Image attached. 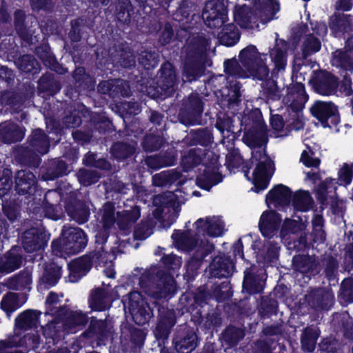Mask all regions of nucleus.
Masks as SVG:
<instances>
[{
	"mask_svg": "<svg viewBox=\"0 0 353 353\" xmlns=\"http://www.w3.org/2000/svg\"><path fill=\"white\" fill-rule=\"evenodd\" d=\"M241 64L236 60L230 59L225 62V72L230 77L245 78L252 77L259 80L268 77L269 69L266 65V54L260 53L255 46L250 45L242 49L239 54Z\"/></svg>",
	"mask_w": 353,
	"mask_h": 353,
	"instance_id": "f257e3e1",
	"label": "nucleus"
},
{
	"mask_svg": "<svg viewBox=\"0 0 353 353\" xmlns=\"http://www.w3.org/2000/svg\"><path fill=\"white\" fill-rule=\"evenodd\" d=\"M209 43V40L203 35H198L191 40L187 47V59L183 73L184 81L194 80L201 72L203 60Z\"/></svg>",
	"mask_w": 353,
	"mask_h": 353,
	"instance_id": "f03ea898",
	"label": "nucleus"
},
{
	"mask_svg": "<svg viewBox=\"0 0 353 353\" xmlns=\"http://www.w3.org/2000/svg\"><path fill=\"white\" fill-rule=\"evenodd\" d=\"M87 239L83 231L78 228H64L62 239L52 243L53 252L58 254H76L85 247Z\"/></svg>",
	"mask_w": 353,
	"mask_h": 353,
	"instance_id": "7ed1b4c3",
	"label": "nucleus"
},
{
	"mask_svg": "<svg viewBox=\"0 0 353 353\" xmlns=\"http://www.w3.org/2000/svg\"><path fill=\"white\" fill-rule=\"evenodd\" d=\"M250 162L255 166L252 177L255 191L259 192L265 189L269 183V172L272 167L271 161L263 150L259 148L252 151Z\"/></svg>",
	"mask_w": 353,
	"mask_h": 353,
	"instance_id": "20e7f679",
	"label": "nucleus"
},
{
	"mask_svg": "<svg viewBox=\"0 0 353 353\" xmlns=\"http://www.w3.org/2000/svg\"><path fill=\"white\" fill-rule=\"evenodd\" d=\"M202 17L205 24L210 28H215L222 26L226 19V8L223 1H208Z\"/></svg>",
	"mask_w": 353,
	"mask_h": 353,
	"instance_id": "39448f33",
	"label": "nucleus"
},
{
	"mask_svg": "<svg viewBox=\"0 0 353 353\" xmlns=\"http://www.w3.org/2000/svg\"><path fill=\"white\" fill-rule=\"evenodd\" d=\"M129 309L134 322L140 325L147 323L152 315L150 307L139 292L130 294Z\"/></svg>",
	"mask_w": 353,
	"mask_h": 353,
	"instance_id": "423d86ee",
	"label": "nucleus"
},
{
	"mask_svg": "<svg viewBox=\"0 0 353 353\" xmlns=\"http://www.w3.org/2000/svg\"><path fill=\"white\" fill-rule=\"evenodd\" d=\"M312 81L314 90L322 95L331 94L337 86L334 77L325 71L315 73Z\"/></svg>",
	"mask_w": 353,
	"mask_h": 353,
	"instance_id": "0eeeda50",
	"label": "nucleus"
},
{
	"mask_svg": "<svg viewBox=\"0 0 353 353\" xmlns=\"http://www.w3.org/2000/svg\"><path fill=\"white\" fill-rule=\"evenodd\" d=\"M197 233L205 232L212 236H219L223 233L224 224L219 217L200 219L196 223Z\"/></svg>",
	"mask_w": 353,
	"mask_h": 353,
	"instance_id": "6e6552de",
	"label": "nucleus"
},
{
	"mask_svg": "<svg viewBox=\"0 0 353 353\" xmlns=\"http://www.w3.org/2000/svg\"><path fill=\"white\" fill-rule=\"evenodd\" d=\"M46 243L45 234L37 228H31L26 231L22 237L23 246L29 252L41 249Z\"/></svg>",
	"mask_w": 353,
	"mask_h": 353,
	"instance_id": "1a4fd4ad",
	"label": "nucleus"
},
{
	"mask_svg": "<svg viewBox=\"0 0 353 353\" xmlns=\"http://www.w3.org/2000/svg\"><path fill=\"white\" fill-rule=\"evenodd\" d=\"M244 142L250 148L260 147L267 141L266 130L262 121L257 122L243 137Z\"/></svg>",
	"mask_w": 353,
	"mask_h": 353,
	"instance_id": "9d476101",
	"label": "nucleus"
},
{
	"mask_svg": "<svg viewBox=\"0 0 353 353\" xmlns=\"http://www.w3.org/2000/svg\"><path fill=\"white\" fill-rule=\"evenodd\" d=\"M15 183L19 194H32L36 190L35 176L29 171H19L16 174Z\"/></svg>",
	"mask_w": 353,
	"mask_h": 353,
	"instance_id": "9b49d317",
	"label": "nucleus"
},
{
	"mask_svg": "<svg viewBox=\"0 0 353 353\" xmlns=\"http://www.w3.org/2000/svg\"><path fill=\"white\" fill-rule=\"evenodd\" d=\"M281 218L275 212H264L261 216L259 228L264 236L270 238L276 230Z\"/></svg>",
	"mask_w": 353,
	"mask_h": 353,
	"instance_id": "f8f14e48",
	"label": "nucleus"
},
{
	"mask_svg": "<svg viewBox=\"0 0 353 353\" xmlns=\"http://www.w3.org/2000/svg\"><path fill=\"white\" fill-rule=\"evenodd\" d=\"M209 268L212 276L227 277L232 274L234 265L229 258L219 256L214 258Z\"/></svg>",
	"mask_w": 353,
	"mask_h": 353,
	"instance_id": "ddd939ff",
	"label": "nucleus"
},
{
	"mask_svg": "<svg viewBox=\"0 0 353 353\" xmlns=\"http://www.w3.org/2000/svg\"><path fill=\"white\" fill-rule=\"evenodd\" d=\"M290 198V189L285 185H278L268 192L266 202L268 205L284 206L289 204Z\"/></svg>",
	"mask_w": 353,
	"mask_h": 353,
	"instance_id": "4468645a",
	"label": "nucleus"
},
{
	"mask_svg": "<svg viewBox=\"0 0 353 353\" xmlns=\"http://www.w3.org/2000/svg\"><path fill=\"white\" fill-rule=\"evenodd\" d=\"M310 112L314 117L324 123L329 117L336 114V108L332 103L318 101L310 108Z\"/></svg>",
	"mask_w": 353,
	"mask_h": 353,
	"instance_id": "2eb2a0df",
	"label": "nucleus"
},
{
	"mask_svg": "<svg viewBox=\"0 0 353 353\" xmlns=\"http://www.w3.org/2000/svg\"><path fill=\"white\" fill-rule=\"evenodd\" d=\"M0 136L5 143H12L21 141L23 138L24 132L15 123L5 122L1 124Z\"/></svg>",
	"mask_w": 353,
	"mask_h": 353,
	"instance_id": "dca6fc26",
	"label": "nucleus"
},
{
	"mask_svg": "<svg viewBox=\"0 0 353 353\" xmlns=\"http://www.w3.org/2000/svg\"><path fill=\"white\" fill-rule=\"evenodd\" d=\"M68 266L69 279L71 282H76L90 270L91 263L88 257H82L72 261Z\"/></svg>",
	"mask_w": 353,
	"mask_h": 353,
	"instance_id": "f3484780",
	"label": "nucleus"
},
{
	"mask_svg": "<svg viewBox=\"0 0 353 353\" xmlns=\"http://www.w3.org/2000/svg\"><path fill=\"white\" fill-rule=\"evenodd\" d=\"M18 251V248H12L0 261V273L8 274L19 268L21 256Z\"/></svg>",
	"mask_w": 353,
	"mask_h": 353,
	"instance_id": "a211bd4d",
	"label": "nucleus"
},
{
	"mask_svg": "<svg viewBox=\"0 0 353 353\" xmlns=\"http://www.w3.org/2000/svg\"><path fill=\"white\" fill-rule=\"evenodd\" d=\"M88 321V317L81 311L70 312L63 323V329L68 332H76L78 327L84 325Z\"/></svg>",
	"mask_w": 353,
	"mask_h": 353,
	"instance_id": "6ab92c4d",
	"label": "nucleus"
},
{
	"mask_svg": "<svg viewBox=\"0 0 353 353\" xmlns=\"http://www.w3.org/2000/svg\"><path fill=\"white\" fill-rule=\"evenodd\" d=\"M31 150L35 151L40 154H46L49 148V141L46 134L40 129L33 131L30 139Z\"/></svg>",
	"mask_w": 353,
	"mask_h": 353,
	"instance_id": "aec40b11",
	"label": "nucleus"
},
{
	"mask_svg": "<svg viewBox=\"0 0 353 353\" xmlns=\"http://www.w3.org/2000/svg\"><path fill=\"white\" fill-rule=\"evenodd\" d=\"M333 65L342 68L346 70L353 69V48L345 51L337 50L333 54L332 61Z\"/></svg>",
	"mask_w": 353,
	"mask_h": 353,
	"instance_id": "412c9836",
	"label": "nucleus"
},
{
	"mask_svg": "<svg viewBox=\"0 0 353 353\" xmlns=\"http://www.w3.org/2000/svg\"><path fill=\"white\" fill-rule=\"evenodd\" d=\"M176 321L174 316L172 312H168L166 314L162 317L154 331V335L157 339H166L168 336L170 330L175 324Z\"/></svg>",
	"mask_w": 353,
	"mask_h": 353,
	"instance_id": "4be33fe9",
	"label": "nucleus"
},
{
	"mask_svg": "<svg viewBox=\"0 0 353 353\" xmlns=\"http://www.w3.org/2000/svg\"><path fill=\"white\" fill-rule=\"evenodd\" d=\"M218 38L221 44L231 46L239 39V32L234 24L230 23L224 26L219 33Z\"/></svg>",
	"mask_w": 353,
	"mask_h": 353,
	"instance_id": "5701e85b",
	"label": "nucleus"
},
{
	"mask_svg": "<svg viewBox=\"0 0 353 353\" xmlns=\"http://www.w3.org/2000/svg\"><path fill=\"white\" fill-rule=\"evenodd\" d=\"M196 345L197 336L194 332L190 331L175 343V348L180 353H190Z\"/></svg>",
	"mask_w": 353,
	"mask_h": 353,
	"instance_id": "b1692460",
	"label": "nucleus"
},
{
	"mask_svg": "<svg viewBox=\"0 0 353 353\" xmlns=\"http://www.w3.org/2000/svg\"><path fill=\"white\" fill-rule=\"evenodd\" d=\"M163 77V88L167 94H170L174 90L176 83V74L173 65L170 63H165L161 68Z\"/></svg>",
	"mask_w": 353,
	"mask_h": 353,
	"instance_id": "393cba45",
	"label": "nucleus"
},
{
	"mask_svg": "<svg viewBox=\"0 0 353 353\" xmlns=\"http://www.w3.org/2000/svg\"><path fill=\"white\" fill-rule=\"evenodd\" d=\"M294 268L302 274L314 273L316 264L315 261L308 256H296L293 259Z\"/></svg>",
	"mask_w": 353,
	"mask_h": 353,
	"instance_id": "a878e982",
	"label": "nucleus"
},
{
	"mask_svg": "<svg viewBox=\"0 0 353 353\" xmlns=\"http://www.w3.org/2000/svg\"><path fill=\"white\" fill-rule=\"evenodd\" d=\"M292 203L295 209L305 212L312 208L313 200L308 192L298 191L294 195Z\"/></svg>",
	"mask_w": 353,
	"mask_h": 353,
	"instance_id": "bb28decb",
	"label": "nucleus"
},
{
	"mask_svg": "<svg viewBox=\"0 0 353 353\" xmlns=\"http://www.w3.org/2000/svg\"><path fill=\"white\" fill-rule=\"evenodd\" d=\"M306 228V224L302 220L299 221L285 219L281 229V236L284 238L290 234H299Z\"/></svg>",
	"mask_w": 353,
	"mask_h": 353,
	"instance_id": "cd10ccee",
	"label": "nucleus"
},
{
	"mask_svg": "<svg viewBox=\"0 0 353 353\" xmlns=\"http://www.w3.org/2000/svg\"><path fill=\"white\" fill-rule=\"evenodd\" d=\"M350 15L344 14H334L330 19V28L335 32L347 31L352 26Z\"/></svg>",
	"mask_w": 353,
	"mask_h": 353,
	"instance_id": "c85d7f7f",
	"label": "nucleus"
},
{
	"mask_svg": "<svg viewBox=\"0 0 353 353\" xmlns=\"http://www.w3.org/2000/svg\"><path fill=\"white\" fill-rule=\"evenodd\" d=\"M107 292L97 288L90 294V306L94 310L101 311L107 307Z\"/></svg>",
	"mask_w": 353,
	"mask_h": 353,
	"instance_id": "c756f323",
	"label": "nucleus"
},
{
	"mask_svg": "<svg viewBox=\"0 0 353 353\" xmlns=\"http://www.w3.org/2000/svg\"><path fill=\"white\" fill-rule=\"evenodd\" d=\"M252 13L250 9L247 6H238L235 7L234 11V18L235 21L243 28H249L251 23Z\"/></svg>",
	"mask_w": 353,
	"mask_h": 353,
	"instance_id": "7c9ffc66",
	"label": "nucleus"
},
{
	"mask_svg": "<svg viewBox=\"0 0 353 353\" xmlns=\"http://www.w3.org/2000/svg\"><path fill=\"white\" fill-rule=\"evenodd\" d=\"M38 323V314L32 310H28L20 314L16 319V325L27 329L35 327Z\"/></svg>",
	"mask_w": 353,
	"mask_h": 353,
	"instance_id": "2f4dec72",
	"label": "nucleus"
},
{
	"mask_svg": "<svg viewBox=\"0 0 353 353\" xmlns=\"http://www.w3.org/2000/svg\"><path fill=\"white\" fill-rule=\"evenodd\" d=\"M23 303L19 301L18 295L15 293L10 292L3 296L1 307L3 310L8 316L19 307L22 305Z\"/></svg>",
	"mask_w": 353,
	"mask_h": 353,
	"instance_id": "473e14b6",
	"label": "nucleus"
},
{
	"mask_svg": "<svg viewBox=\"0 0 353 353\" xmlns=\"http://www.w3.org/2000/svg\"><path fill=\"white\" fill-rule=\"evenodd\" d=\"M17 68L25 72H37L38 63L31 55H23L19 57L15 62Z\"/></svg>",
	"mask_w": 353,
	"mask_h": 353,
	"instance_id": "72a5a7b5",
	"label": "nucleus"
},
{
	"mask_svg": "<svg viewBox=\"0 0 353 353\" xmlns=\"http://www.w3.org/2000/svg\"><path fill=\"white\" fill-rule=\"evenodd\" d=\"M67 210L69 215L79 223H83L88 219L90 212L84 204L79 203L75 208L68 206Z\"/></svg>",
	"mask_w": 353,
	"mask_h": 353,
	"instance_id": "f704fd0d",
	"label": "nucleus"
},
{
	"mask_svg": "<svg viewBox=\"0 0 353 353\" xmlns=\"http://www.w3.org/2000/svg\"><path fill=\"white\" fill-rule=\"evenodd\" d=\"M172 236L179 249L191 250L196 245V241L190 236L189 233H174Z\"/></svg>",
	"mask_w": 353,
	"mask_h": 353,
	"instance_id": "c9c22d12",
	"label": "nucleus"
},
{
	"mask_svg": "<svg viewBox=\"0 0 353 353\" xmlns=\"http://www.w3.org/2000/svg\"><path fill=\"white\" fill-rule=\"evenodd\" d=\"M319 336L318 332L312 328H306L301 338L302 347L306 351L310 352L314 350Z\"/></svg>",
	"mask_w": 353,
	"mask_h": 353,
	"instance_id": "e433bc0d",
	"label": "nucleus"
},
{
	"mask_svg": "<svg viewBox=\"0 0 353 353\" xmlns=\"http://www.w3.org/2000/svg\"><path fill=\"white\" fill-rule=\"evenodd\" d=\"M140 217V211L134 208L131 211L118 213V224L121 229H125L129 224L135 222Z\"/></svg>",
	"mask_w": 353,
	"mask_h": 353,
	"instance_id": "4c0bfd02",
	"label": "nucleus"
},
{
	"mask_svg": "<svg viewBox=\"0 0 353 353\" xmlns=\"http://www.w3.org/2000/svg\"><path fill=\"white\" fill-rule=\"evenodd\" d=\"M31 281L30 275L28 273L24 272L9 279L6 284L10 289L20 290L28 286Z\"/></svg>",
	"mask_w": 353,
	"mask_h": 353,
	"instance_id": "58836bf2",
	"label": "nucleus"
},
{
	"mask_svg": "<svg viewBox=\"0 0 353 353\" xmlns=\"http://www.w3.org/2000/svg\"><path fill=\"white\" fill-rule=\"evenodd\" d=\"M259 3H264V6L260 8V17L263 22H267L272 19L276 6L272 0H257Z\"/></svg>",
	"mask_w": 353,
	"mask_h": 353,
	"instance_id": "ea45409f",
	"label": "nucleus"
},
{
	"mask_svg": "<svg viewBox=\"0 0 353 353\" xmlns=\"http://www.w3.org/2000/svg\"><path fill=\"white\" fill-rule=\"evenodd\" d=\"M272 61L277 70H283L286 65V53L281 48L276 46L270 51Z\"/></svg>",
	"mask_w": 353,
	"mask_h": 353,
	"instance_id": "a19ab883",
	"label": "nucleus"
},
{
	"mask_svg": "<svg viewBox=\"0 0 353 353\" xmlns=\"http://www.w3.org/2000/svg\"><path fill=\"white\" fill-rule=\"evenodd\" d=\"M218 175L215 173L205 172L196 179L197 185L205 190H209L212 186L216 184Z\"/></svg>",
	"mask_w": 353,
	"mask_h": 353,
	"instance_id": "79ce46f5",
	"label": "nucleus"
},
{
	"mask_svg": "<svg viewBox=\"0 0 353 353\" xmlns=\"http://www.w3.org/2000/svg\"><path fill=\"white\" fill-rule=\"evenodd\" d=\"M77 176L79 181L85 186L97 182L99 179V175L97 172L85 169H81Z\"/></svg>",
	"mask_w": 353,
	"mask_h": 353,
	"instance_id": "37998d69",
	"label": "nucleus"
},
{
	"mask_svg": "<svg viewBox=\"0 0 353 353\" xmlns=\"http://www.w3.org/2000/svg\"><path fill=\"white\" fill-rule=\"evenodd\" d=\"M160 288V296H165L166 295L173 293L175 290V282L174 281L173 276L169 274L168 275H165L159 284Z\"/></svg>",
	"mask_w": 353,
	"mask_h": 353,
	"instance_id": "c03bdc74",
	"label": "nucleus"
},
{
	"mask_svg": "<svg viewBox=\"0 0 353 353\" xmlns=\"http://www.w3.org/2000/svg\"><path fill=\"white\" fill-rule=\"evenodd\" d=\"M243 288L250 293H259L263 290V282L261 280H256L248 274L244 277Z\"/></svg>",
	"mask_w": 353,
	"mask_h": 353,
	"instance_id": "a18cd8bd",
	"label": "nucleus"
},
{
	"mask_svg": "<svg viewBox=\"0 0 353 353\" xmlns=\"http://www.w3.org/2000/svg\"><path fill=\"white\" fill-rule=\"evenodd\" d=\"M134 148L124 143H115L111 148L112 154L117 158H125L134 152Z\"/></svg>",
	"mask_w": 353,
	"mask_h": 353,
	"instance_id": "49530a36",
	"label": "nucleus"
},
{
	"mask_svg": "<svg viewBox=\"0 0 353 353\" xmlns=\"http://www.w3.org/2000/svg\"><path fill=\"white\" fill-rule=\"evenodd\" d=\"M353 176L352 166L347 163H344L339 169L338 172V181L340 185L346 186L349 185L352 181Z\"/></svg>",
	"mask_w": 353,
	"mask_h": 353,
	"instance_id": "de8ad7c7",
	"label": "nucleus"
},
{
	"mask_svg": "<svg viewBox=\"0 0 353 353\" xmlns=\"http://www.w3.org/2000/svg\"><path fill=\"white\" fill-rule=\"evenodd\" d=\"M12 185L11 172L9 170H5L2 176L0 177V197L7 194L11 189Z\"/></svg>",
	"mask_w": 353,
	"mask_h": 353,
	"instance_id": "09e8293b",
	"label": "nucleus"
},
{
	"mask_svg": "<svg viewBox=\"0 0 353 353\" xmlns=\"http://www.w3.org/2000/svg\"><path fill=\"white\" fill-rule=\"evenodd\" d=\"M139 63L146 69L154 68L157 65V57L150 52H144L139 59Z\"/></svg>",
	"mask_w": 353,
	"mask_h": 353,
	"instance_id": "8fccbe9b",
	"label": "nucleus"
},
{
	"mask_svg": "<svg viewBox=\"0 0 353 353\" xmlns=\"http://www.w3.org/2000/svg\"><path fill=\"white\" fill-rule=\"evenodd\" d=\"M163 262L168 270H172L179 269L182 263L181 259L174 254L165 256Z\"/></svg>",
	"mask_w": 353,
	"mask_h": 353,
	"instance_id": "3c124183",
	"label": "nucleus"
},
{
	"mask_svg": "<svg viewBox=\"0 0 353 353\" xmlns=\"http://www.w3.org/2000/svg\"><path fill=\"white\" fill-rule=\"evenodd\" d=\"M310 150H303L300 160L305 166L316 168L320 164V160L318 158H314Z\"/></svg>",
	"mask_w": 353,
	"mask_h": 353,
	"instance_id": "603ef678",
	"label": "nucleus"
},
{
	"mask_svg": "<svg viewBox=\"0 0 353 353\" xmlns=\"http://www.w3.org/2000/svg\"><path fill=\"white\" fill-rule=\"evenodd\" d=\"M201 159L198 154H196L195 150H190L188 154L183 157V164L189 169L199 163Z\"/></svg>",
	"mask_w": 353,
	"mask_h": 353,
	"instance_id": "864d4df0",
	"label": "nucleus"
},
{
	"mask_svg": "<svg viewBox=\"0 0 353 353\" xmlns=\"http://www.w3.org/2000/svg\"><path fill=\"white\" fill-rule=\"evenodd\" d=\"M60 278V268L59 267L53 268V272L50 273L48 270H46L43 274V279L46 283L53 285L58 281Z\"/></svg>",
	"mask_w": 353,
	"mask_h": 353,
	"instance_id": "5fc2aeb1",
	"label": "nucleus"
},
{
	"mask_svg": "<svg viewBox=\"0 0 353 353\" xmlns=\"http://www.w3.org/2000/svg\"><path fill=\"white\" fill-rule=\"evenodd\" d=\"M305 50L307 53L315 52L320 50V41L313 36H309L304 43Z\"/></svg>",
	"mask_w": 353,
	"mask_h": 353,
	"instance_id": "6e6d98bb",
	"label": "nucleus"
},
{
	"mask_svg": "<svg viewBox=\"0 0 353 353\" xmlns=\"http://www.w3.org/2000/svg\"><path fill=\"white\" fill-rule=\"evenodd\" d=\"M5 215L10 221L15 220L19 215V206L16 203L5 204L3 205Z\"/></svg>",
	"mask_w": 353,
	"mask_h": 353,
	"instance_id": "4d7b16f0",
	"label": "nucleus"
},
{
	"mask_svg": "<svg viewBox=\"0 0 353 353\" xmlns=\"http://www.w3.org/2000/svg\"><path fill=\"white\" fill-rule=\"evenodd\" d=\"M225 335L230 339L232 343H235L243 338L244 332L240 328L230 327L226 330Z\"/></svg>",
	"mask_w": 353,
	"mask_h": 353,
	"instance_id": "13d9d810",
	"label": "nucleus"
},
{
	"mask_svg": "<svg viewBox=\"0 0 353 353\" xmlns=\"http://www.w3.org/2000/svg\"><path fill=\"white\" fill-rule=\"evenodd\" d=\"M103 221L105 227H109L114 221L113 208L110 203L104 206Z\"/></svg>",
	"mask_w": 353,
	"mask_h": 353,
	"instance_id": "bf43d9fd",
	"label": "nucleus"
},
{
	"mask_svg": "<svg viewBox=\"0 0 353 353\" xmlns=\"http://www.w3.org/2000/svg\"><path fill=\"white\" fill-rule=\"evenodd\" d=\"M85 163L87 165L100 167L104 169H108L110 168V164L108 163L104 160L99 161L98 162H95V155L93 154H88L85 159L84 160Z\"/></svg>",
	"mask_w": 353,
	"mask_h": 353,
	"instance_id": "052dcab7",
	"label": "nucleus"
},
{
	"mask_svg": "<svg viewBox=\"0 0 353 353\" xmlns=\"http://www.w3.org/2000/svg\"><path fill=\"white\" fill-rule=\"evenodd\" d=\"M25 14L23 11L17 10L14 13L15 26L18 32L23 36V26Z\"/></svg>",
	"mask_w": 353,
	"mask_h": 353,
	"instance_id": "680f3d73",
	"label": "nucleus"
},
{
	"mask_svg": "<svg viewBox=\"0 0 353 353\" xmlns=\"http://www.w3.org/2000/svg\"><path fill=\"white\" fill-rule=\"evenodd\" d=\"M64 122L68 128H75L81 124V121L79 116L74 114L66 117L64 119Z\"/></svg>",
	"mask_w": 353,
	"mask_h": 353,
	"instance_id": "e2e57ef3",
	"label": "nucleus"
},
{
	"mask_svg": "<svg viewBox=\"0 0 353 353\" xmlns=\"http://www.w3.org/2000/svg\"><path fill=\"white\" fill-rule=\"evenodd\" d=\"M270 123L272 128L276 131L281 130L284 125L283 119L279 114L272 116L271 117Z\"/></svg>",
	"mask_w": 353,
	"mask_h": 353,
	"instance_id": "0e129e2a",
	"label": "nucleus"
},
{
	"mask_svg": "<svg viewBox=\"0 0 353 353\" xmlns=\"http://www.w3.org/2000/svg\"><path fill=\"white\" fill-rule=\"evenodd\" d=\"M120 63L121 65L125 68L134 65L135 63L134 57L131 53L123 54Z\"/></svg>",
	"mask_w": 353,
	"mask_h": 353,
	"instance_id": "69168bd1",
	"label": "nucleus"
},
{
	"mask_svg": "<svg viewBox=\"0 0 353 353\" xmlns=\"http://www.w3.org/2000/svg\"><path fill=\"white\" fill-rule=\"evenodd\" d=\"M172 29L170 25L166 24L161 35V41L163 44L168 43L172 37Z\"/></svg>",
	"mask_w": 353,
	"mask_h": 353,
	"instance_id": "338daca9",
	"label": "nucleus"
},
{
	"mask_svg": "<svg viewBox=\"0 0 353 353\" xmlns=\"http://www.w3.org/2000/svg\"><path fill=\"white\" fill-rule=\"evenodd\" d=\"M79 21L75 20L72 21V30L70 32V37L72 41H77L80 39V33L79 27Z\"/></svg>",
	"mask_w": 353,
	"mask_h": 353,
	"instance_id": "774afa93",
	"label": "nucleus"
}]
</instances>
